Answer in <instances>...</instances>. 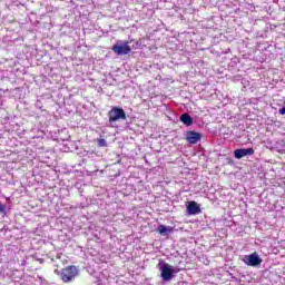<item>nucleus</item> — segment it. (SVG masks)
I'll list each match as a JSON object with an SVG mask.
<instances>
[{"instance_id":"nucleus-1","label":"nucleus","mask_w":285,"mask_h":285,"mask_svg":"<svg viewBox=\"0 0 285 285\" xmlns=\"http://www.w3.org/2000/svg\"><path fill=\"white\" fill-rule=\"evenodd\" d=\"M79 275V267L75 265H68L60 271V279L63 284H70Z\"/></svg>"},{"instance_id":"nucleus-2","label":"nucleus","mask_w":285,"mask_h":285,"mask_svg":"<svg viewBox=\"0 0 285 285\" xmlns=\"http://www.w3.org/2000/svg\"><path fill=\"white\" fill-rule=\"evenodd\" d=\"M109 124H115V121H119V119L126 120V111L119 107H112L108 112Z\"/></svg>"},{"instance_id":"nucleus-3","label":"nucleus","mask_w":285,"mask_h":285,"mask_svg":"<svg viewBox=\"0 0 285 285\" xmlns=\"http://www.w3.org/2000/svg\"><path fill=\"white\" fill-rule=\"evenodd\" d=\"M111 50L118 56L130 55L132 52L129 41H125L122 45L116 43L112 46Z\"/></svg>"},{"instance_id":"nucleus-4","label":"nucleus","mask_w":285,"mask_h":285,"mask_svg":"<svg viewBox=\"0 0 285 285\" xmlns=\"http://www.w3.org/2000/svg\"><path fill=\"white\" fill-rule=\"evenodd\" d=\"M175 273V269H173V266L168 263H164L160 266V277H163L164 282H170L173 279V274Z\"/></svg>"},{"instance_id":"nucleus-5","label":"nucleus","mask_w":285,"mask_h":285,"mask_svg":"<svg viewBox=\"0 0 285 285\" xmlns=\"http://www.w3.org/2000/svg\"><path fill=\"white\" fill-rule=\"evenodd\" d=\"M243 262H245L247 266H259V264H262V259L259 258V255H257V253L245 256Z\"/></svg>"},{"instance_id":"nucleus-6","label":"nucleus","mask_w":285,"mask_h":285,"mask_svg":"<svg viewBox=\"0 0 285 285\" xmlns=\"http://www.w3.org/2000/svg\"><path fill=\"white\" fill-rule=\"evenodd\" d=\"M247 155H255V149L253 147L250 148H240V149H236L234 150V157L236 159H243V157H247Z\"/></svg>"},{"instance_id":"nucleus-7","label":"nucleus","mask_w":285,"mask_h":285,"mask_svg":"<svg viewBox=\"0 0 285 285\" xmlns=\"http://www.w3.org/2000/svg\"><path fill=\"white\" fill-rule=\"evenodd\" d=\"M202 137H204V135H202L200 132L187 131V141H188V144L195 145L198 141H202Z\"/></svg>"},{"instance_id":"nucleus-8","label":"nucleus","mask_w":285,"mask_h":285,"mask_svg":"<svg viewBox=\"0 0 285 285\" xmlns=\"http://www.w3.org/2000/svg\"><path fill=\"white\" fill-rule=\"evenodd\" d=\"M188 215H199L202 213V208L197 204V202H190L187 206Z\"/></svg>"},{"instance_id":"nucleus-9","label":"nucleus","mask_w":285,"mask_h":285,"mask_svg":"<svg viewBox=\"0 0 285 285\" xmlns=\"http://www.w3.org/2000/svg\"><path fill=\"white\" fill-rule=\"evenodd\" d=\"M180 121L185 124V126H193V117L188 114H183L180 116Z\"/></svg>"},{"instance_id":"nucleus-10","label":"nucleus","mask_w":285,"mask_h":285,"mask_svg":"<svg viewBox=\"0 0 285 285\" xmlns=\"http://www.w3.org/2000/svg\"><path fill=\"white\" fill-rule=\"evenodd\" d=\"M106 146H108V142L106 141V139L99 138L98 139V147L99 148H106Z\"/></svg>"},{"instance_id":"nucleus-11","label":"nucleus","mask_w":285,"mask_h":285,"mask_svg":"<svg viewBox=\"0 0 285 285\" xmlns=\"http://www.w3.org/2000/svg\"><path fill=\"white\" fill-rule=\"evenodd\" d=\"M158 233L160 235H164V234L168 233V227H166L165 225H159L158 226Z\"/></svg>"},{"instance_id":"nucleus-12","label":"nucleus","mask_w":285,"mask_h":285,"mask_svg":"<svg viewBox=\"0 0 285 285\" xmlns=\"http://www.w3.org/2000/svg\"><path fill=\"white\" fill-rule=\"evenodd\" d=\"M0 213H6V206L0 203Z\"/></svg>"}]
</instances>
